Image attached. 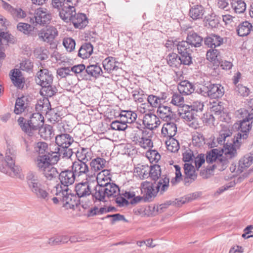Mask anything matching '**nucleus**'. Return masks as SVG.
<instances>
[{
  "label": "nucleus",
  "mask_w": 253,
  "mask_h": 253,
  "mask_svg": "<svg viewBox=\"0 0 253 253\" xmlns=\"http://www.w3.org/2000/svg\"><path fill=\"white\" fill-rule=\"evenodd\" d=\"M76 197L69 193L68 192L67 195L61 199L64 207L67 209H74L75 206H77V202L76 200Z\"/></svg>",
  "instance_id": "34"
},
{
  "label": "nucleus",
  "mask_w": 253,
  "mask_h": 253,
  "mask_svg": "<svg viewBox=\"0 0 253 253\" xmlns=\"http://www.w3.org/2000/svg\"><path fill=\"white\" fill-rule=\"evenodd\" d=\"M220 155L217 149H213L207 153L206 162L209 164L212 163L213 162L216 163Z\"/></svg>",
  "instance_id": "50"
},
{
  "label": "nucleus",
  "mask_w": 253,
  "mask_h": 253,
  "mask_svg": "<svg viewBox=\"0 0 253 253\" xmlns=\"http://www.w3.org/2000/svg\"><path fill=\"white\" fill-rule=\"evenodd\" d=\"M186 40L192 47H199L203 42V38L194 32H189Z\"/></svg>",
  "instance_id": "31"
},
{
  "label": "nucleus",
  "mask_w": 253,
  "mask_h": 253,
  "mask_svg": "<svg viewBox=\"0 0 253 253\" xmlns=\"http://www.w3.org/2000/svg\"><path fill=\"white\" fill-rule=\"evenodd\" d=\"M204 13V8L201 5H194L191 7L189 15L193 20H196L202 19Z\"/></svg>",
  "instance_id": "28"
},
{
  "label": "nucleus",
  "mask_w": 253,
  "mask_h": 253,
  "mask_svg": "<svg viewBox=\"0 0 253 253\" xmlns=\"http://www.w3.org/2000/svg\"><path fill=\"white\" fill-rule=\"evenodd\" d=\"M167 60L168 65L172 68L178 69L181 66L180 57L175 53H169Z\"/></svg>",
  "instance_id": "44"
},
{
  "label": "nucleus",
  "mask_w": 253,
  "mask_h": 253,
  "mask_svg": "<svg viewBox=\"0 0 253 253\" xmlns=\"http://www.w3.org/2000/svg\"><path fill=\"white\" fill-rule=\"evenodd\" d=\"M227 163V159L221 155L217 163L213 165V167L215 168H218L219 170H223L226 167Z\"/></svg>",
  "instance_id": "64"
},
{
  "label": "nucleus",
  "mask_w": 253,
  "mask_h": 253,
  "mask_svg": "<svg viewBox=\"0 0 253 253\" xmlns=\"http://www.w3.org/2000/svg\"><path fill=\"white\" fill-rule=\"evenodd\" d=\"M179 115L184 119L185 121L188 122H192L189 125L194 128H197V123L196 121V116L197 115L196 113L192 110L189 105H183L178 110Z\"/></svg>",
  "instance_id": "11"
},
{
  "label": "nucleus",
  "mask_w": 253,
  "mask_h": 253,
  "mask_svg": "<svg viewBox=\"0 0 253 253\" xmlns=\"http://www.w3.org/2000/svg\"><path fill=\"white\" fill-rule=\"evenodd\" d=\"M118 62L116 61V59L113 57H108L102 62L104 70L108 73L116 70L118 68Z\"/></svg>",
  "instance_id": "35"
},
{
  "label": "nucleus",
  "mask_w": 253,
  "mask_h": 253,
  "mask_svg": "<svg viewBox=\"0 0 253 253\" xmlns=\"http://www.w3.org/2000/svg\"><path fill=\"white\" fill-rule=\"evenodd\" d=\"M41 136L45 140L50 139L55 135L53 127L50 125H45L40 128Z\"/></svg>",
  "instance_id": "41"
},
{
  "label": "nucleus",
  "mask_w": 253,
  "mask_h": 253,
  "mask_svg": "<svg viewBox=\"0 0 253 253\" xmlns=\"http://www.w3.org/2000/svg\"><path fill=\"white\" fill-rule=\"evenodd\" d=\"M205 143V137L203 134L196 132L193 135L192 143L194 146L199 147Z\"/></svg>",
  "instance_id": "55"
},
{
  "label": "nucleus",
  "mask_w": 253,
  "mask_h": 253,
  "mask_svg": "<svg viewBox=\"0 0 253 253\" xmlns=\"http://www.w3.org/2000/svg\"><path fill=\"white\" fill-rule=\"evenodd\" d=\"M71 21L76 28L82 29L85 27L88 20L86 15L83 13H76Z\"/></svg>",
  "instance_id": "25"
},
{
  "label": "nucleus",
  "mask_w": 253,
  "mask_h": 253,
  "mask_svg": "<svg viewBox=\"0 0 253 253\" xmlns=\"http://www.w3.org/2000/svg\"><path fill=\"white\" fill-rule=\"evenodd\" d=\"M142 200H144L143 196H135L134 192L131 193L127 192V205L128 204L131 205L136 204Z\"/></svg>",
  "instance_id": "60"
},
{
  "label": "nucleus",
  "mask_w": 253,
  "mask_h": 253,
  "mask_svg": "<svg viewBox=\"0 0 253 253\" xmlns=\"http://www.w3.org/2000/svg\"><path fill=\"white\" fill-rule=\"evenodd\" d=\"M157 114L158 116L166 122H169L174 119V114L169 107L165 105L159 106Z\"/></svg>",
  "instance_id": "18"
},
{
  "label": "nucleus",
  "mask_w": 253,
  "mask_h": 253,
  "mask_svg": "<svg viewBox=\"0 0 253 253\" xmlns=\"http://www.w3.org/2000/svg\"><path fill=\"white\" fill-rule=\"evenodd\" d=\"M250 121V120L244 115L243 120L241 121L239 124L234 125L235 127L240 131L237 134V141H239V139H246L247 138L249 130L252 127L251 124L249 122Z\"/></svg>",
  "instance_id": "9"
},
{
  "label": "nucleus",
  "mask_w": 253,
  "mask_h": 253,
  "mask_svg": "<svg viewBox=\"0 0 253 253\" xmlns=\"http://www.w3.org/2000/svg\"><path fill=\"white\" fill-rule=\"evenodd\" d=\"M17 28L18 31L26 35H29L32 31L31 26L25 23L20 22L18 23L17 26Z\"/></svg>",
  "instance_id": "63"
},
{
  "label": "nucleus",
  "mask_w": 253,
  "mask_h": 253,
  "mask_svg": "<svg viewBox=\"0 0 253 253\" xmlns=\"http://www.w3.org/2000/svg\"><path fill=\"white\" fill-rule=\"evenodd\" d=\"M42 88L41 90V94L48 97L52 96L56 93V88L51 85V84H49L48 85L41 86Z\"/></svg>",
  "instance_id": "54"
},
{
  "label": "nucleus",
  "mask_w": 253,
  "mask_h": 253,
  "mask_svg": "<svg viewBox=\"0 0 253 253\" xmlns=\"http://www.w3.org/2000/svg\"><path fill=\"white\" fill-rule=\"evenodd\" d=\"M169 178L165 175H163L155 187L150 182H143L141 184V191L144 201H150L152 198L156 196L158 192H160L161 194L165 192L169 188Z\"/></svg>",
  "instance_id": "2"
},
{
  "label": "nucleus",
  "mask_w": 253,
  "mask_h": 253,
  "mask_svg": "<svg viewBox=\"0 0 253 253\" xmlns=\"http://www.w3.org/2000/svg\"><path fill=\"white\" fill-rule=\"evenodd\" d=\"M26 101L27 98L24 96L19 97L16 99L14 110L15 114H20L24 111L27 106Z\"/></svg>",
  "instance_id": "45"
},
{
  "label": "nucleus",
  "mask_w": 253,
  "mask_h": 253,
  "mask_svg": "<svg viewBox=\"0 0 253 253\" xmlns=\"http://www.w3.org/2000/svg\"><path fill=\"white\" fill-rule=\"evenodd\" d=\"M146 156L151 163L157 162L161 158L160 154L155 150H149L146 152Z\"/></svg>",
  "instance_id": "59"
},
{
  "label": "nucleus",
  "mask_w": 253,
  "mask_h": 253,
  "mask_svg": "<svg viewBox=\"0 0 253 253\" xmlns=\"http://www.w3.org/2000/svg\"><path fill=\"white\" fill-rule=\"evenodd\" d=\"M10 79L14 85L19 88L24 87L25 80L22 77L21 71L17 69H15L10 71Z\"/></svg>",
  "instance_id": "19"
},
{
  "label": "nucleus",
  "mask_w": 253,
  "mask_h": 253,
  "mask_svg": "<svg viewBox=\"0 0 253 253\" xmlns=\"http://www.w3.org/2000/svg\"><path fill=\"white\" fill-rule=\"evenodd\" d=\"M149 167L148 165L139 164L134 169L133 173L136 176L143 179L149 177Z\"/></svg>",
  "instance_id": "33"
},
{
  "label": "nucleus",
  "mask_w": 253,
  "mask_h": 253,
  "mask_svg": "<svg viewBox=\"0 0 253 253\" xmlns=\"http://www.w3.org/2000/svg\"><path fill=\"white\" fill-rule=\"evenodd\" d=\"M51 19V14L47 8L39 7L35 10L34 16L30 18V22L34 26H44L49 24Z\"/></svg>",
  "instance_id": "5"
},
{
  "label": "nucleus",
  "mask_w": 253,
  "mask_h": 253,
  "mask_svg": "<svg viewBox=\"0 0 253 253\" xmlns=\"http://www.w3.org/2000/svg\"><path fill=\"white\" fill-rule=\"evenodd\" d=\"M9 11L14 18L21 19L26 16V12L20 8H15L10 6Z\"/></svg>",
  "instance_id": "57"
},
{
  "label": "nucleus",
  "mask_w": 253,
  "mask_h": 253,
  "mask_svg": "<svg viewBox=\"0 0 253 253\" xmlns=\"http://www.w3.org/2000/svg\"><path fill=\"white\" fill-rule=\"evenodd\" d=\"M85 182H80L76 184L75 188L76 194L79 198H84L89 196L91 194V182L87 178Z\"/></svg>",
  "instance_id": "14"
},
{
  "label": "nucleus",
  "mask_w": 253,
  "mask_h": 253,
  "mask_svg": "<svg viewBox=\"0 0 253 253\" xmlns=\"http://www.w3.org/2000/svg\"><path fill=\"white\" fill-rule=\"evenodd\" d=\"M48 145L44 142H39L35 146V150L39 155H47Z\"/></svg>",
  "instance_id": "58"
},
{
  "label": "nucleus",
  "mask_w": 253,
  "mask_h": 253,
  "mask_svg": "<svg viewBox=\"0 0 253 253\" xmlns=\"http://www.w3.org/2000/svg\"><path fill=\"white\" fill-rule=\"evenodd\" d=\"M95 189V192L92 194L93 197L96 200L99 201H106L107 196H106V191L104 188L103 183L98 184Z\"/></svg>",
  "instance_id": "38"
},
{
  "label": "nucleus",
  "mask_w": 253,
  "mask_h": 253,
  "mask_svg": "<svg viewBox=\"0 0 253 253\" xmlns=\"http://www.w3.org/2000/svg\"><path fill=\"white\" fill-rule=\"evenodd\" d=\"M72 170L77 177V180H80L84 177L88 178L89 168L84 162L75 161L72 163Z\"/></svg>",
  "instance_id": "12"
},
{
  "label": "nucleus",
  "mask_w": 253,
  "mask_h": 253,
  "mask_svg": "<svg viewBox=\"0 0 253 253\" xmlns=\"http://www.w3.org/2000/svg\"><path fill=\"white\" fill-rule=\"evenodd\" d=\"M232 132L228 128L222 129L219 132V136L217 138L218 144L220 145H227L231 137Z\"/></svg>",
  "instance_id": "42"
},
{
  "label": "nucleus",
  "mask_w": 253,
  "mask_h": 253,
  "mask_svg": "<svg viewBox=\"0 0 253 253\" xmlns=\"http://www.w3.org/2000/svg\"><path fill=\"white\" fill-rule=\"evenodd\" d=\"M230 5L236 13H243L246 9V3L243 0H231Z\"/></svg>",
  "instance_id": "40"
},
{
  "label": "nucleus",
  "mask_w": 253,
  "mask_h": 253,
  "mask_svg": "<svg viewBox=\"0 0 253 253\" xmlns=\"http://www.w3.org/2000/svg\"><path fill=\"white\" fill-rule=\"evenodd\" d=\"M177 89L180 94L187 95L194 91L195 86L189 81L184 80L180 82L178 84Z\"/></svg>",
  "instance_id": "24"
},
{
  "label": "nucleus",
  "mask_w": 253,
  "mask_h": 253,
  "mask_svg": "<svg viewBox=\"0 0 253 253\" xmlns=\"http://www.w3.org/2000/svg\"><path fill=\"white\" fill-rule=\"evenodd\" d=\"M220 52L216 49H210L206 54L207 59L215 67H218L220 63Z\"/></svg>",
  "instance_id": "29"
},
{
  "label": "nucleus",
  "mask_w": 253,
  "mask_h": 253,
  "mask_svg": "<svg viewBox=\"0 0 253 253\" xmlns=\"http://www.w3.org/2000/svg\"><path fill=\"white\" fill-rule=\"evenodd\" d=\"M184 98L181 94L177 93L172 95L170 102L174 105L179 106L180 108L184 105Z\"/></svg>",
  "instance_id": "61"
},
{
  "label": "nucleus",
  "mask_w": 253,
  "mask_h": 253,
  "mask_svg": "<svg viewBox=\"0 0 253 253\" xmlns=\"http://www.w3.org/2000/svg\"><path fill=\"white\" fill-rule=\"evenodd\" d=\"M35 109L37 113L41 114H45L50 121L55 122L58 120L59 115L55 113L54 109L51 108L48 99L46 98L40 100L36 105Z\"/></svg>",
  "instance_id": "6"
},
{
  "label": "nucleus",
  "mask_w": 253,
  "mask_h": 253,
  "mask_svg": "<svg viewBox=\"0 0 253 253\" xmlns=\"http://www.w3.org/2000/svg\"><path fill=\"white\" fill-rule=\"evenodd\" d=\"M253 162V154H248L244 156L239 162V167L244 169L250 167Z\"/></svg>",
  "instance_id": "48"
},
{
  "label": "nucleus",
  "mask_w": 253,
  "mask_h": 253,
  "mask_svg": "<svg viewBox=\"0 0 253 253\" xmlns=\"http://www.w3.org/2000/svg\"><path fill=\"white\" fill-rule=\"evenodd\" d=\"M211 99H218L221 97L224 93L223 87L220 84L205 83L201 89Z\"/></svg>",
  "instance_id": "7"
},
{
  "label": "nucleus",
  "mask_w": 253,
  "mask_h": 253,
  "mask_svg": "<svg viewBox=\"0 0 253 253\" xmlns=\"http://www.w3.org/2000/svg\"><path fill=\"white\" fill-rule=\"evenodd\" d=\"M37 167L42 172L51 164V160L48 155H39L35 161Z\"/></svg>",
  "instance_id": "26"
},
{
  "label": "nucleus",
  "mask_w": 253,
  "mask_h": 253,
  "mask_svg": "<svg viewBox=\"0 0 253 253\" xmlns=\"http://www.w3.org/2000/svg\"><path fill=\"white\" fill-rule=\"evenodd\" d=\"M17 122L21 130L28 136H31L34 134V131L39 129L43 126L44 118L41 113H35L28 121L23 117H19Z\"/></svg>",
  "instance_id": "4"
},
{
  "label": "nucleus",
  "mask_w": 253,
  "mask_h": 253,
  "mask_svg": "<svg viewBox=\"0 0 253 253\" xmlns=\"http://www.w3.org/2000/svg\"><path fill=\"white\" fill-rule=\"evenodd\" d=\"M126 194V191L125 193L119 194L118 196H116L115 197H113L112 200H114L115 202L117 204L119 207H123L125 205V204H126V200L125 198Z\"/></svg>",
  "instance_id": "62"
},
{
  "label": "nucleus",
  "mask_w": 253,
  "mask_h": 253,
  "mask_svg": "<svg viewBox=\"0 0 253 253\" xmlns=\"http://www.w3.org/2000/svg\"><path fill=\"white\" fill-rule=\"evenodd\" d=\"M223 39L220 36L212 34L205 39V43L211 48H215L222 44Z\"/></svg>",
  "instance_id": "27"
},
{
  "label": "nucleus",
  "mask_w": 253,
  "mask_h": 253,
  "mask_svg": "<svg viewBox=\"0 0 253 253\" xmlns=\"http://www.w3.org/2000/svg\"><path fill=\"white\" fill-rule=\"evenodd\" d=\"M103 185L107 198L111 199L119 195L120 190L118 186L116 184L106 182L103 183Z\"/></svg>",
  "instance_id": "23"
},
{
  "label": "nucleus",
  "mask_w": 253,
  "mask_h": 253,
  "mask_svg": "<svg viewBox=\"0 0 253 253\" xmlns=\"http://www.w3.org/2000/svg\"><path fill=\"white\" fill-rule=\"evenodd\" d=\"M252 28V25L250 22L244 21L239 25L237 32L239 36L244 37L250 33Z\"/></svg>",
  "instance_id": "43"
},
{
  "label": "nucleus",
  "mask_w": 253,
  "mask_h": 253,
  "mask_svg": "<svg viewBox=\"0 0 253 253\" xmlns=\"http://www.w3.org/2000/svg\"><path fill=\"white\" fill-rule=\"evenodd\" d=\"M17 153L16 150L7 145L5 157L0 152V171L12 177H20L21 169L15 165Z\"/></svg>",
  "instance_id": "1"
},
{
  "label": "nucleus",
  "mask_w": 253,
  "mask_h": 253,
  "mask_svg": "<svg viewBox=\"0 0 253 253\" xmlns=\"http://www.w3.org/2000/svg\"><path fill=\"white\" fill-rule=\"evenodd\" d=\"M53 76L50 71L47 69H41L36 74L35 81L41 86L48 85L52 84Z\"/></svg>",
  "instance_id": "10"
},
{
  "label": "nucleus",
  "mask_w": 253,
  "mask_h": 253,
  "mask_svg": "<svg viewBox=\"0 0 253 253\" xmlns=\"http://www.w3.org/2000/svg\"><path fill=\"white\" fill-rule=\"evenodd\" d=\"M73 142V137L67 133L57 134L55 137L56 144L63 148H68Z\"/></svg>",
  "instance_id": "17"
},
{
  "label": "nucleus",
  "mask_w": 253,
  "mask_h": 253,
  "mask_svg": "<svg viewBox=\"0 0 253 253\" xmlns=\"http://www.w3.org/2000/svg\"><path fill=\"white\" fill-rule=\"evenodd\" d=\"M76 157L78 160L77 161L84 162L86 164L91 160L92 154L89 149L82 148L77 152Z\"/></svg>",
  "instance_id": "37"
},
{
  "label": "nucleus",
  "mask_w": 253,
  "mask_h": 253,
  "mask_svg": "<svg viewBox=\"0 0 253 253\" xmlns=\"http://www.w3.org/2000/svg\"><path fill=\"white\" fill-rule=\"evenodd\" d=\"M62 43L67 51L72 52L75 48V41L71 38H64Z\"/></svg>",
  "instance_id": "56"
},
{
  "label": "nucleus",
  "mask_w": 253,
  "mask_h": 253,
  "mask_svg": "<svg viewBox=\"0 0 253 253\" xmlns=\"http://www.w3.org/2000/svg\"><path fill=\"white\" fill-rule=\"evenodd\" d=\"M143 124L147 128L152 130L157 127L160 125L161 122L156 115L148 113L144 116Z\"/></svg>",
  "instance_id": "16"
},
{
  "label": "nucleus",
  "mask_w": 253,
  "mask_h": 253,
  "mask_svg": "<svg viewBox=\"0 0 253 253\" xmlns=\"http://www.w3.org/2000/svg\"><path fill=\"white\" fill-rule=\"evenodd\" d=\"M129 97L130 99H133L135 102L142 103L146 100L147 95L144 94L141 90H135L129 94Z\"/></svg>",
  "instance_id": "46"
},
{
  "label": "nucleus",
  "mask_w": 253,
  "mask_h": 253,
  "mask_svg": "<svg viewBox=\"0 0 253 253\" xmlns=\"http://www.w3.org/2000/svg\"><path fill=\"white\" fill-rule=\"evenodd\" d=\"M26 181L28 188L37 198L46 202L49 201L50 195L39 180L36 172H28L26 176Z\"/></svg>",
  "instance_id": "3"
},
{
  "label": "nucleus",
  "mask_w": 253,
  "mask_h": 253,
  "mask_svg": "<svg viewBox=\"0 0 253 253\" xmlns=\"http://www.w3.org/2000/svg\"><path fill=\"white\" fill-rule=\"evenodd\" d=\"M106 164V160L100 157H97L91 160L90 166L92 170L94 172H100L105 169Z\"/></svg>",
  "instance_id": "32"
},
{
  "label": "nucleus",
  "mask_w": 253,
  "mask_h": 253,
  "mask_svg": "<svg viewBox=\"0 0 253 253\" xmlns=\"http://www.w3.org/2000/svg\"><path fill=\"white\" fill-rule=\"evenodd\" d=\"M92 177L95 179V180L92 182V183L100 184L103 183L102 182H109L111 179L110 172L108 169H104L99 172L96 177L95 176Z\"/></svg>",
  "instance_id": "39"
},
{
  "label": "nucleus",
  "mask_w": 253,
  "mask_h": 253,
  "mask_svg": "<svg viewBox=\"0 0 253 253\" xmlns=\"http://www.w3.org/2000/svg\"><path fill=\"white\" fill-rule=\"evenodd\" d=\"M101 72V68L97 64L90 65L87 66L85 71V72H86L88 75L95 78L98 77Z\"/></svg>",
  "instance_id": "47"
},
{
  "label": "nucleus",
  "mask_w": 253,
  "mask_h": 253,
  "mask_svg": "<svg viewBox=\"0 0 253 253\" xmlns=\"http://www.w3.org/2000/svg\"><path fill=\"white\" fill-rule=\"evenodd\" d=\"M38 35L41 41L51 44L58 36V31L54 26H49L39 31Z\"/></svg>",
  "instance_id": "8"
},
{
  "label": "nucleus",
  "mask_w": 253,
  "mask_h": 253,
  "mask_svg": "<svg viewBox=\"0 0 253 253\" xmlns=\"http://www.w3.org/2000/svg\"><path fill=\"white\" fill-rule=\"evenodd\" d=\"M166 144L168 150L171 152H176L179 149V142L173 137L169 138V140H166Z\"/></svg>",
  "instance_id": "51"
},
{
  "label": "nucleus",
  "mask_w": 253,
  "mask_h": 253,
  "mask_svg": "<svg viewBox=\"0 0 253 253\" xmlns=\"http://www.w3.org/2000/svg\"><path fill=\"white\" fill-rule=\"evenodd\" d=\"M177 132V126L173 122H167L165 123L161 130L162 134L164 137L171 138L173 137Z\"/></svg>",
  "instance_id": "21"
},
{
  "label": "nucleus",
  "mask_w": 253,
  "mask_h": 253,
  "mask_svg": "<svg viewBox=\"0 0 253 253\" xmlns=\"http://www.w3.org/2000/svg\"><path fill=\"white\" fill-rule=\"evenodd\" d=\"M76 9L74 5L67 3V5L59 10V16L65 22H70L76 15Z\"/></svg>",
  "instance_id": "15"
},
{
  "label": "nucleus",
  "mask_w": 253,
  "mask_h": 253,
  "mask_svg": "<svg viewBox=\"0 0 253 253\" xmlns=\"http://www.w3.org/2000/svg\"><path fill=\"white\" fill-rule=\"evenodd\" d=\"M149 177H150L153 180H157L161 176V169L159 165H155L151 166L149 167Z\"/></svg>",
  "instance_id": "53"
},
{
  "label": "nucleus",
  "mask_w": 253,
  "mask_h": 253,
  "mask_svg": "<svg viewBox=\"0 0 253 253\" xmlns=\"http://www.w3.org/2000/svg\"><path fill=\"white\" fill-rule=\"evenodd\" d=\"M190 44L188 43L187 40L178 42L177 44V49L179 54H186L189 52H192V50L190 48Z\"/></svg>",
  "instance_id": "49"
},
{
  "label": "nucleus",
  "mask_w": 253,
  "mask_h": 253,
  "mask_svg": "<svg viewBox=\"0 0 253 253\" xmlns=\"http://www.w3.org/2000/svg\"><path fill=\"white\" fill-rule=\"evenodd\" d=\"M132 126L127 125V135L129 139L135 144H138V142L142 138L143 131L139 127L140 124L134 123Z\"/></svg>",
  "instance_id": "13"
},
{
  "label": "nucleus",
  "mask_w": 253,
  "mask_h": 253,
  "mask_svg": "<svg viewBox=\"0 0 253 253\" xmlns=\"http://www.w3.org/2000/svg\"><path fill=\"white\" fill-rule=\"evenodd\" d=\"M68 190V187L66 185H65L60 182L54 186L51 192L53 195L59 196L61 199L65 194L67 195Z\"/></svg>",
  "instance_id": "36"
},
{
  "label": "nucleus",
  "mask_w": 253,
  "mask_h": 253,
  "mask_svg": "<svg viewBox=\"0 0 253 253\" xmlns=\"http://www.w3.org/2000/svg\"><path fill=\"white\" fill-rule=\"evenodd\" d=\"M93 49V45L90 43H84L78 51V56L83 59L87 58L92 54Z\"/></svg>",
  "instance_id": "30"
},
{
  "label": "nucleus",
  "mask_w": 253,
  "mask_h": 253,
  "mask_svg": "<svg viewBox=\"0 0 253 253\" xmlns=\"http://www.w3.org/2000/svg\"><path fill=\"white\" fill-rule=\"evenodd\" d=\"M59 176L60 182L65 185H66L68 187V185L72 184L75 179H77V177L72 170L62 171Z\"/></svg>",
  "instance_id": "22"
},
{
  "label": "nucleus",
  "mask_w": 253,
  "mask_h": 253,
  "mask_svg": "<svg viewBox=\"0 0 253 253\" xmlns=\"http://www.w3.org/2000/svg\"><path fill=\"white\" fill-rule=\"evenodd\" d=\"M184 178L185 183H192L197 178V174L195 172L194 167L191 164L186 163L184 165Z\"/></svg>",
  "instance_id": "20"
},
{
  "label": "nucleus",
  "mask_w": 253,
  "mask_h": 253,
  "mask_svg": "<svg viewBox=\"0 0 253 253\" xmlns=\"http://www.w3.org/2000/svg\"><path fill=\"white\" fill-rule=\"evenodd\" d=\"M42 172L44 175L49 179L56 177L59 174L56 168L53 167L52 165L44 169Z\"/></svg>",
  "instance_id": "52"
}]
</instances>
